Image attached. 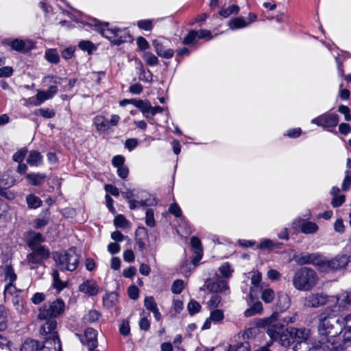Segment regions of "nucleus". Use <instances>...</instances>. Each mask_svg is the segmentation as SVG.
Segmentation results:
<instances>
[{"label":"nucleus","instance_id":"1","mask_svg":"<svg viewBox=\"0 0 351 351\" xmlns=\"http://www.w3.org/2000/svg\"><path fill=\"white\" fill-rule=\"evenodd\" d=\"M332 310L327 307L325 312L318 315L317 326L319 337L341 335L342 328L339 319H335L332 314Z\"/></svg>","mask_w":351,"mask_h":351},{"label":"nucleus","instance_id":"2","mask_svg":"<svg viewBox=\"0 0 351 351\" xmlns=\"http://www.w3.org/2000/svg\"><path fill=\"white\" fill-rule=\"evenodd\" d=\"M351 345V336L346 333L334 337H318L317 347L322 351H341Z\"/></svg>","mask_w":351,"mask_h":351},{"label":"nucleus","instance_id":"3","mask_svg":"<svg viewBox=\"0 0 351 351\" xmlns=\"http://www.w3.org/2000/svg\"><path fill=\"white\" fill-rule=\"evenodd\" d=\"M292 282L296 289L310 291L317 285L318 276L313 269L304 267L295 271Z\"/></svg>","mask_w":351,"mask_h":351},{"label":"nucleus","instance_id":"4","mask_svg":"<svg viewBox=\"0 0 351 351\" xmlns=\"http://www.w3.org/2000/svg\"><path fill=\"white\" fill-rule=\"evenodd\" d=\"M56 265L61 271H75L80 262V256L75 247L56 252L53 255Z\"/></svg>","mask_w":351,"mask_h":351},{"label":"nucleus","instance_id":"5","mask_svg":"<svg viewBox=\"0 0 351 351\" xmlns=\"http://www.w3.org/2000/svg\"><path fill=\"white\" fill-rule=\"evenodd\" d=\"M65 310V303L60 299L44 304L38 311V319H55L61 315Z\"/></svg>","mask_w":351,"mask_h":351},{"label":"nucleus","instance_id":"6","mask_svg":"<svg viewBox=\"0 0 351 351\" xmlns=\"http://www.w3.org/2000/svg\"><path fill=\"white\" fill-rule=\"evenodd\" d=\"M350 261V256L346 254H338L331 259H327L322 256L319 271L321 272L336 271L344 269Z\"/></svg>","mask_w":351,"mask_h":351},{"label":"nucleus","instance_id":"7","mask_svg":"<svg viewBox=\"0 0 351 351\" xmlns=\"http://www.w3.org/2000/svg\"><path fill=\"white\" fill-rule=\"evenodd\" d=\"M279 317V313L274 312L269 317L263 319V326L267 329V334L273 341L279 337L280 333L285 330L284 324Z\"/></svg>","mask_w":351,"mask_h":351},{"label":"nucleus","instance_id":"8","mask_svg":"<svg viewBox=\"0 0 351 351\" xmlns=\"http://www.w3.org/2000/svg\"><path fill=\"white\" fill-rule=\"evenodd\" d=\"M30 248L32 252L27 254L25 263L31 269H34L42 265L44 261L48 259L50 252L47 247Z\"/></svg>","mask_w":351,"mask_h":351},{"label":"nucleus","instance_id":"9","mask_svg":"<svg viewBox=\"0 0 351 351\" xmlns=\"http://www.w3.org/2000/svg\"><path fill=\"white\" fill-rule=\"evenodd\" d=\"M204 287L211 293H229L228 282L226 279H221L217 273L215 274L213 278H207L204 282Z\"/></svg>","mask_w":351,"mask_h":351},{"label":"nucleus","instance_id":"10","mask_svg":"<svg viewBox=\"0 0 351 351\" xmlns=\"http://www.w3.org/2000/svg\"><path fill=\"white\" fill-rule=\"evenodd\" d=\"M311 123L332 132L339 123V116L337 114L324 113L313 119Z\"/></svg>","mask_w":351,"mask_h":351},{"label":"nucleus","instance_id":"11","mask_svg":"<svg viewBox=\"0 0 351 351\" xmlns=\"http://www.w3.org/2000/svg\"><path fill=\"white\" fill-rule=\"evenodd\" d=\"M120 117L112 114L108 120L103 115H97L93 119V123L98 132H107L111 126H116L119 122Z\"/></svg>","mask_w":351,"mask_h":351},{"label":"nucleus","instance_id":"12","mask_svg":"<svg viewBox=\"0 0 351 351\" xmlns=\"http://www.w3.org/2000/svg\"><path fill=\"white\" fill-rule=\"evenodd\" d=\"M39 320L44 322L40 328V335L45 336V339H53L54 341H60L56 330L57 321L51 318Z\"/></svg>","mask_w":351,"mask_h":351},{"label":"nucleus","instance_id":"13","mask_svg":"<svg viewBox=\"0 0 351 351\" xmlns=\"http://www.w3.org/2000/svg\"><path fill=\"white\" fill-rule=\"evenodd\" d=\"M330 301L332 302V296H328L323 292H317L307 295L304 304L308 307L317 308L325 305Z\"/></svg>","mask_w":351,"mask_h":351},{"label":"nucleus","instance_id":"14","mask_svg":"<svg viewBox=\"0 0 351 351\" xmlns=\"http://www.w3.org/2000/svg\"><path fill=\"white\" fill-rule=\"evenodd\" d=\"M292 228L294 229L295 231L300 230L306 234H312L318 231L319 226L314 222L298 218L295 219L292 222Z\"/></svg>","mask_w":351,"mask_h":351},{"label":"nucleus","instance_id":"15","mask_svg":"<svg viewBox=\"0 0 351 351\" xmlns=\"http://www.w3.org/2000/svg\"><path fill=\"white\" fill-rule=\"evenodd\" d=\"M80 341L88 346L89 351L95 349L98 346L97 333L95 330L88 328L85 330L84 335L75 333Z\"/></svg>","mask_w":351,"mask_h":351},{"label":"nucleus","instance_id":"16","mask_svg":"<svg viewBox=\"0 0 351 351\" xmlns=\"http://www.w3.org/2000/svg\"><path fill=\"white\" fill-rule=\"evenodd\" d=\"M58 88L57 86H50L47 90H37L36 95V101L34 98H29V101L33 106H39L45 101L51 99L57 93Z\"/></svg>","mask_w":351,"mask_h":351},{"label":"nucleus","instance_id":"17","mask_svg":"<svg viewBox=\"0 0 351 351\" xmlns=\"http://www.w3.org/2000/svg\"><path fill=\"white\" fill-rule=\"evenodd\" d=\"M321 256L317 253H302L295 256V261L299 265L312 264L319 270Z\"/></svg>","mask_w":351,"mask_h":351},{"label":"nucleus","instance_id":"18","mask_svg":"<svg viewBox=\"0 0 351 351\" xmlns=\"http://www.w3.org/2000/svg\"><path fill=\"white\" fill-rule=\"evenodd\" d=\"M332 302H335V307H338L339 311L348 308L351 304V291L342 292L337 296H332Z\"/></svg>","mask_w":351,"mask_h":351},{"label":"nucleus","instance_id":"19","mask_svg":"<svg viewBox=\"0 0 351 351\" xmlns=\"http://www.w3.org/2000/svg\"><path fill=\"white\" fill-rule=\"evenodd\" d=\"M166 41L167 40L165 39L154 40L152 45L158 56L166 59H169L173 56L174 51L171 49H165Z\"/></svg>","mask_w":351,"mask_h":351},{"label":"nucleus","instance_id":"20","mask_svg":"<svg viewBox=\"0 0 351 351\" xmlns=\"http://www.w3.org/2000/svg\"><path fill=\"white\" fill-rule=\"evenodd\" d=\"M79 290L89 296H93L97 294L99 286L95 280H86L80 285Z\"/></svg>","mask_w":351,"mask_h":351},{"label":"nucleus","instance_id":"21","mask_svg":"<svg viewBox=\"0 0 351 351\" xmlns=\"http://www.w3.org/2000/svg\"><path fill=\"white\" fill-rule=\"evenodd\" d=\"M144 306L148 311L154 314V318L156 321H160L161 319V314L153 296H147L145 298Z\"/></svg>","mask_w":351,"mask_h":351},{"label":"nucleus","instance_id":"22","mask_svg":"<svg viewBox=\"0 0 351 351\" xmlns=\"http://www.w3.org/2000/svg\"><path fill=\"white\" fill-rule=\"evenodd\" d=\"M129 206L131 210L136 209L138 206H155L157 204L156 198L152 195H149V198L145 199H141L140 201L134 199H130L128 201Z\"/></svg>","mask_w":351,"mask_h":351},{"label":"nucleus","instance_id":"23","mask_svg":"<svg viewBox=\"0 0 351 351\" xmlns=\"http://www.w3.org/2000/svg\"><path fill=\"white\" fill-rule=\"evenodd\" d=\"M291 333L292 334L293 343L308 340L309 330L306 328H297L291 327Z\"/></svg>","mask_w":351,"mask_h":351},{"label":"nucleus","instance_id":"24","mask_svg":"<svg viewBox=\"0 0 351 351\" xmlns=\"http://www.w3.org/2000/svg\"><path fill=\"white\" fill-rule=\"evenodd\" d=\"M290 330L291 327L285 328L275 341H278L282 346L289 347L293 343L292 334Z\"/></svg>","mask_w":351,"mask_h":351},{"label":"nucleus","instance_id":"25","mask_svg":"<svg viewBox=\"0 0 351 351\" xmlns=\"http://www.w3.org/2000/svg\"><path fill=\"white\" fill-rule=\"evenodd\" d=\"M290 298L287 293L282 292L278 293L276 306L279 310L281 311L287 310L290 306Z\"/></svg>","mask_w":351,"mask_h":351},{"label":"nucleus","instance_id":"26","mask_svg":"<svg viewBox=\"0 0 351 351\" xmlns=\"http://www.w3.org/2000/svg\"><path fill=\"white\" fill-rule=\"evenodd\" d=\"M38 351H61L60 341L45 339Z\"/></svg>","mask_w":351,"mask_h":351},{"label":"nucleus","instance_id":"27","mask_svg":"<svg viewBox=\"0 0 351 351\" xmlns=\"http://www.w3.org/2000/svg\"><path fill=\"white\" fill-rule=\"evenodd\" d=\"M46 175L40 173H31L26 175V178L29 183L33 186H40L43 184L46 179Z\"/></svg>","mask_w":351,"mask_h":351},{"label":"nucleus","instance_id":"28","mask_svg":"<svg viewBox=\"0 0 351 351\" xmlns=\"http://www.w3.org/2000/svg\"><path fill=\"white\" fill-rule=\"evenodd\" d=\"M130 35L125 29L115 28L114 44L119 45L130 39Z\"/></svg>","mask_w":351,"mask_h":351},{"label":"nucleus","instance_id":"29","mask_svg":"<svg viewBox=\"0 0 351 351\" xmlns=\"http://www.w3.org/2000/svg\"><path fill=\"white\" fill-rule=\"evenodd\" d=\"M27 162L30 166H39L43 162V156L40 152L32 150L28 155Z\"/></svg>","mask_w":351,"mask_h":351},{"label":"nucleus","instance_id":"30","mask_svg":"<svg viewBox=\"0 0 351 351\" xmlns=\"http://www.w3.org/2000/svg\"><path fill=\"white\" fill-rule=\"evenodd\" d=\"M134 106L138 108L145 118H149L151 104L147 100L135 99Z\"/></svg>","mask_w":351,"mask_h":351},{"label":"nucleus","instance_id":"31","mask_svg":"<svg viewBox=\"0 0 351 351\" xmlns=\"http://www.w3.org/2000/svg\"><path fill=\"white\" fill-rule=\"evenodd\" d=\"M221 276L220 278L221 279H226L227 282H228L229 279L232 277V273L234 271L233 269L231 267V265L228 263H225L222 264L218 269Z\"/></svg>","mask_w":351,"mask_h":351},{"label":"nucleus","instance_id":"32","mask_svg":"<svg viewBox=\"0 0 351 351\" xmlns=\"http://www.w3.org/2000/svg\"><path fill=\"white\" fill-rule=\"evenodd\" d=\"M39 348L40 344L38 341L27 339L23 343L21 351H38Z\"/></svg>","mask_w":351,"mask_h":351},{"label":"nucleus","instance_id":"33","mask_svg":"<svg viewBox=\"0 0 351 351\" xmlns=\"http://www.w3.org/2000/svg\"><path fill=\"white\" fill-rule=\"evenodd\" d=\"M45 237L40 233H34L28 242L29 247H45L41 243L45 241Z\"/></svg>","mask_w":351,"mask_h":351},{"label":"nucleus","instance_id":"34","mask_svg":"<svg viewBox=\"0 0 351 351\" xmlns=\"http://www.w3.org/2000/svg\"><path fill=\"white\" fill-rule=\"evenodd\" d=\"M15 183V180L9 174L4 173L0 176V191L3 189H9Z\"/></svg>","mask_w":351,"mask_h":351},{"label":"nucleus","instance_id":"35","mask_svg":"<svg viewBox=\"0 0 351 351\" xmlns=\"http://www.w3.org/2000/svg\"><path fill=\"white\" fill-rule=\"evenodd\" d=\"M5 280L8 283H13L16 280V274L14 269L10 265H6L4 267Z\"/></svg>","mask_w":351,"mask_h":351},{"label":"nucleus","instance_id":"36","mask_svg":"<svg viewBox=\"0 0 351 351\" xmlns=\"http://www.w3.org/2000/svg\"><path fill=\"white\" fill-rule=\"evenodd\" d=\"M53 286L58 291L62 290L66 287V283L62 281L60 278L59 273L57 270H54L52 273Z\"/></svg>","mask_w":351,"mask_h":351},{"label":"nucleus","instance_id":"37","mask_svg":"<svg viewBox=\"0 0 351 351\" xmlns=\"http://www.w3.org/2000/svg\"><path fill=\"white\" fill-rule=\"evenodd\" d=\"M262 311V303L261 302H256L251 307L246 309L244 312V314L246 317H251L257 313H260Z\"/></svg>","mask_w":351,"mask_h":351},{"label":"nucleus","instance_id":"38","mask_svg":"<svg viewBox=\"0 0 351 351\" xmlns=\"http://www.w3.org/2000/svg\"><path fill=\"white\" fill-rule=\"evenodd\" d=\"M26 202L29 208H37L42 204L40 199L33 194L28 195L26 197Z\"/></svg>","mask_w":351,"mask_h":351},{"label":"nucleus","instance_id":"39","mask_svg":"<svg viewBox=\"0 0 351 351\" xmlns=\"http://www.w3.org/2000/svg\"><path fill=\"white\" fill-rule=\"evenodd\" d=\"M45 58L51 63L57 64L60 60V57L56 49H50L45 51Z\"/></svg>","mask_w":351,"mask_h":351},{"label":"nucleus","instance_id":"40","mask_svg":"<svg viewBox=\"0 0 351 351\" xmlns=\"http://www.w3.org/2000/svg\"><path fill=\"white\" fill-rule=\"evenodd\" d=\"M275 297V292L271 288H267L262 291L261 299L264 301L265 303L269 304L271 303Z\"/></svg>","mask_w":351,"mask_h":351},{"label":"nucleus","instance_id":"41","mask_svg":"<svg viewBox=\"0 0 351 351\" xmlns=\"http://www.w3.org/2000/svg\"><path fill=\"white\" fill-rule=\"evenodd\" d=\"M209 318L212 322L216 324H220L224 318L223 311L220 309H214L210 312Z\"/></svg>","mask_w":351,"mask_h":351},{"label":"nucleus","instance_id":"42","mask_svg":"<svg viewBox=\"0 0 351 351\" xmlns=\"http://www.w3.org/2000/svg\"><path fill=\"white\" fill-rule=\"evenodd\" d=\"M4 295L8 299L18 296V291L13 283H8L5 287Z\"/></svg>","mask_w":351,"mask_h":351},{"label":"nucleus","instance_id":"43","mask_svg":"<svg viewBox=\"0 0 351 351\" xmlns=\"http://www.w3.org/2000/svg\"><path fill=\"white\" fill-rule=\"evenodd\" d=\"M100 313L96 310H90L83 318L85 323H93L99 320Z\"/></svg>","mask_w":351,"mask_h":351},{"label":"nucleus","instance_id":"44","mask_svg":"<svg viewBox=\"0 0 351 351\" xmlns=\"http://www.w3.org/2000/svg\"><path fill=\"white\" fill-rule=\"evenodd\" d=\"M8 325V313L0 306V331L4 330Z\"/></svg>","mask_w":351,"mask_h":351},{"label":"nucleus","instance_id":"45","mask_svg":"<svg viewBox=\"0 0 351 351\" xmlns=\"http://www.w3.org/2000/svg\"><path fill=\"white\" fill-rule=\"evenodd\" d=\"M34 113L36 115H40L46 119H50L55 116L53 110L49 108H39Z\"/></svg>","mask_w":351,"mask_h":351},{"label":"nucleus","instance_id":"46","mask_svg":"<svg viewBox=\"0 0 351 351\" xmlns=\"http://www.w3.org/2000/svg\"><path fill=\"white\" fill-rule=\"evenodd\" d=\"M145 62L149 66H156L158 64V58L150 52H147L143 57Z\"/></svg>","mask_w":351,"mask_h":351},{"label":"nucleus","instance_id":"47","mask_svg":"<svg viewBox=\"0 0 351 351\" xmlns=\"http://www.w3.org/2000/svg\"><path fill=\"white\" fill-rule=\"evenodd\" d=\"M227 351H250L248 342H242L235 346H230Z\"/></svg>","mask_w":351,"mask_h":351},{"label":"nucleus","instance_id":"48","mask_svg":"<svg viewBox=\"0 0 351 351\" xmlns=\"http://www.w3.org/2000/svg\"><path fill=\"white\" fill-rule=\"evenodd\" d=\"M248 25L244 19L241 18H236L230 22V27L232 29L242 28Z\"/></svg>","mask_w":351,"mask_h":351},{"label":"nucleus","instance_id":"49","mask_svg":"<svg viewBox=\"0 0 351 351\" xmlns=\"http://www.w3.org/2000/svg\"><path fill=\"white\" fill-rule=\"evenodd\" d=\"M239 6H237L236 5H232L231 6L228 7V8L222 9L219 12V14L224 18H227L230 14H232L233 13H237L239 12Z\"/></svg>","mask_w":351,"mask_h":351},{"label":"nucleus","instance_id":"50","mask_svg":"<svg viewBox=\"0 0 351 351\" xmlns=\"http://www.w3.org/2000/svg\"><path fill=\"white\" fill-rule=\"evenodd\" d=\"M294 351H310L311 345L308 340L297 341L293 347Z\"/></svg>","mask_w":351,"mask_h":351},{"label":"nucleus","instance_id":"51","mask_svg":"<svg viewBox=\"0 0 351 351\" xmlns=\"http://www.w3.org/2000/svg\"><path fill=\"white\" fill-rule=\"evenodd\" d=\"M198 32L195 30H191L189 32L187 36L183 40V44L184 45H190L195 43L197 38Z\"/></svg>","mask_w":351,"mask_h":351},{"label":"nucleus","instance_id":"52","mask_svg":"<svg viewBox=\"0 0 351 351\" xmlns=\"http://www.w3.org/2000/svg\"><path fill=\"white\" fill-rule=\"evenodd\" d=\"M66 80L67 79L66 77H60L56 75H47L43 78V82L48 81L49 82L56 84H61L62 82L66 81Z\"/></svg>","mask_w":351,"mask_h":351},{"label":"nucleus","instance_id":"53","mask_svg":"<svg viewBox=\"0 0 351 351\" xmlns=\"http://www.w3.org/2000/svg\"><path fill=\"white\" fill-rule=\"evenodd\" d=\"M188 311L191 315L198 313L201 309V305L195 300H191L187 306Z\"/></svg>","mask_w":351,"mask_h":351},{"label":"nucleus","instance_id":"54","mask_svg":"<svg viewBox=\"0 0 351 351\" xmlns=\"http://www.w3.org/2000/svg\"><path fill=\"white\" fill-rule=\"evenodd\" d=\"M184 289V281L182 280H176L171 286V291L175 294H180Z\"/></svg>","mask_w":351,"mask_h":351},{"label":"nucleus","instance_id":"55","mask_svg":"<svg viewBox=\"0 0 351 351\" xmlns=\"http://www.w3.org/2000/svg\"><path fill=\"white\" fill-rule=\"evenodd\" d=\"M145 223L147 226L152 228L154 227L156 225L154 211L152 209H147L146 211Z\"/></svg>","mask_w":351,"mask_h":351},{"label":"nucleus","instance_id":"56","mask_svg":"<svg viewBox=\"0 0 351 351\" xmlns=\"http://www.w3.org/2000/svg\"><path fill=\"white\" fill-rule=\"evenodd\" d=\"M27 152V149L25 147L21 149L19 151H18L13 155V160L19 163L23 162V160L25 157Z\"/></svg>","mask_w":351,"mask_h":351},{"label":"nucleus","instance_id":"57","mask_svg":"<svg viewBox=\"0 0 351 351\" xmlns=\"http://www.w3.org/2000/svg\"><path fill=\"white\" fill-rule=\"evenodd\" d=\"M153 20H141L137 23V25L140 29L150 31L153 28Z\"/></svg>","mask_w":351,"mask_h":351},{"label":"nucleus","instance_id":"58","mask_svg":"<svg viewBox=\"0 0 351 351\" xmlns=\"http://www.w3.org/2000/svg\"><path fill=\"white\" fill-rule=\"evenodd\" d=\"M101 33L104 36L109 39L114 44L115 28H101Z\"/></svg>","mask_w":351,"mask_h":351},{"label":"nucleus","instance_id":"59","mask_svg":"<svg viewBox=\"0 0 351 351\" xmlns=\"http://www.w3.org/2000/svg\"><path fill=\"white\" fill-rule=\"evenodd\" d=\"M221 301V298L219 295H213L207 302V306L209 308H217Z\"/></svg>","mask_w":351,"mask_h":351},{"label":"nucleus","instance_id":"60","mask_svg":"<svg viewBox=\"0 0 351 351\" xmlns=\"http://www.w3.org/2000/svg\"><path fill=\"white\" fill-rule=\"evenodd\" d=\"M342 323L344 324L343 333H346L347 336H351V313L348 315L343 319Z\"/></svg>","mask_w":351,"mask_h":351},{"label":"nucleus","instance_id":"61","mask_svg":"<svg viewBox=\"0 0 351 351\" xmlns=\"http://www.w3.org/2000/svg\"><path fill=\"white\" fill-rule=\"evenodd\" d=\"M128 224V221L122 215H119L114 219V225L116 227L125 228Z\"/></svg>","mask_w":351,"mask_h":351},{"label":"nucleus","instance_id":"62","mask_svg":"<svg viewBox=\"0 0 351 351\" xmlns=\"http://www.w3.org/2000/svg\"><path fill=\"white\" fill-rule=\"evenodd\" d=\"M78 47L83 51L90 53L94 48L93 44L87 40H82L79 43Z\"/></svg>","mask_w":351,"mask_h":351},{"label":"nucleus","instance_id":"63","mask_svg":"<svg viewBox=\"0 0 351 351\" xmlns=\"http://www.w3.org/2000/svg\"><path fill=\"white\" fill-rule=\"evenodd\" d=\"M346 197L344 195H340L338 196H335L332 198L331 201V205L334 208H337L341 206L345 202Z\"/></svg>","mask_w":351,"mask_h":351},{"label":"nucleus","instance_id":"64","mask_svg":"<svg viewBox=\"0 0 351 351\" xmlns=\"http://www.w3.org/2000/svg\"><path fill=\"white\" fill-rule=\"evenodd\" d=\"M128 293L130 299L136 300L138 298L139 290L135 285H131L128 289Z\"/></svg>","mask_w":351,"mask_h":351}]
</instances>
